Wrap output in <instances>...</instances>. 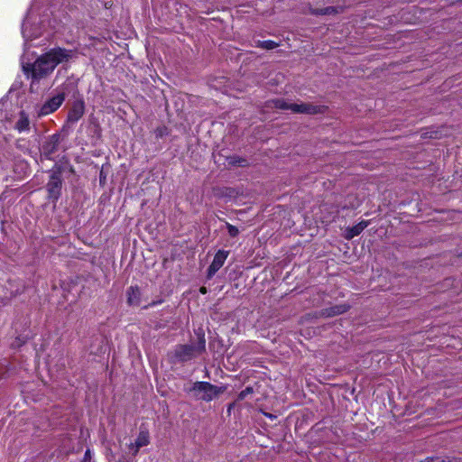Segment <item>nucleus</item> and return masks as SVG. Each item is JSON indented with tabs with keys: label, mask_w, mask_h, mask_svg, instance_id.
<instances>
[{
	"label": "nucleus",
	"mask_w": 462,
	"mask_h": 462,
	"mask_svg": "<svg viewBox=\"0 0 462 462\" xmlns=\"http://www.w3.org/2000/svg\"><path fill=\"white\" fill-rule=\"evenodd\" d=\"M273 107L282 109V110H291L294 113H302L314 115L318 113H321L322 109L320 106H313L311 104L307 103H289L282 98H277L270 101Z\"/></svg>",
	"instance_id": "obj_4"
},
{
	"label": "nucleus",
	"mask_w": 462,
	"mask_h": 462,
	"mask_svg": "<svg viewBox=\"0 0 462 462\" xmlns=\"http://www.w3.org/2000/svg\"><path fill=\"white\" fill-rule=\"evenodd\" d=\"M127 302L131 306H138L141 300V291L137 286H131L127 291Z\"/></svg>",
	"instance_id": "obj_12"
},
{
	"label": "nucleus",
	"mask_w": 462,
	"mask_h": 462,
	"mask_svg": "<svg viewBox=\"0 0 462 462\" xmlns=\"http://www.w3.org/2000/svg\"><path fill=\"white\" fill-rule=\"evenodd\" d=\"M278 43L273 42V41H271V40H267V41H259L258 43H257V47H260L262 49H264V50H273L276 47H278Z\"/></svg>",
	"instance_id": "obj_16"
},
{
	"label": "nucleus",
	"mask_w": 462,
	"mask_h": 462,
	"mask_svg": "<svg viewBox=\"0 0 462 462\" xmlns=\"http://www.w3.org/2000/svg\"><path fill=\"white\" fill-rule=\"evenodd\" d=\"M226 390L225 386H217L208 382H196L186 392L199 401L211 402Z\"/></svg>",
	"instance_id": "obj_3"
},
{
	"label": "nucleus",
	"mask_w": 462,
	"mask_h": 462,
	"mask_svg": "<svg viewBox=\"0 0 462 462\" xmlns=\"http://www.w3.org/2000/svg\"><path fill=\"white\" fill-rule=\"evenodd\" d=\"M206 349L204 336L199 337L197 344L180 345L175 348V357L181 362H187L203 353Z\"/></svg>",
	"instance_id": "obj_5"
},
{
	"label": "nucleus",
	"mask_w": 462,
	"mask_h": 462,
	"mask_svg": "<svg viewBox=\"0 0 462 462\" xmlns=\"http://www.w3.org/2000/svg\"><path fill=\"white\" fill-rule=\"evenodd\" d=\"M229 254V251L218 250L214 256L213 262L208 267V275L212 277L224 264Z\"/></svg>",
	"instance_id": "obj_9"
},
{
	"label": "nucleus",
	"mask_w": 462,
	"mask_h": 462,
	"mask_svg": "<svg viewBox=\"0 0 462 462\" xmlns=\"http://www.w3.org/2000/svg\"><path fill=\"white\" fill-rule=\"evenodd\" d=\"M74 51L63 48H53L41 55L32 64H23L24 73L31 79V88L49 77L60 64L69 61L74 56Z\"/></svg>",
	"instance_id": "obj_1"
},
{
	"label": "nucleus",
	"mask_w": 462,
	"mask_h": 462,
	"mask_svg": "<svg viewBox=\"0 0 462 462\" xmlns=\"http://www.w3.org/2000/svg\"><path fill=\"white\" fill-rule=\"evenodd\" d=\"M200 291H201L202 293H206V288L202 287V288L200 289Z\"/></svg>",
	"instance_id": "obj_22"
},
{
	"label": "nucleus",
	"mask_w": 462,
	"mask_h": 462,
	"mask_svg": "<svg viewBox=\"0 0 462 462\" xmlns=\"http://www.w3.org/2000/svg\"><path fill=\"white\" fill-rule=\"evenodd\" d=\"M50 14H52L49 8H45L42 12L37 2H34L29 10L23 24L22 34L24 39V45L28 48V42L38 37L42 33L46 24L55 28L50 20Z\"/></svg>",
	"instance_id": "obj_2"
},
{
	"label": "nucleus",
	"mask_w": 462,
	"mask_h": 462,
	"mask_svg": "<svg viewBox=\"0 0 462 462\" xmlns=\"http://www.w3.org/2000/svg\"><path fill=\"white\" fill-rule=\"evenodd\" d=\"M252 393H253L252 388L251 387H246L245 390H243L239 393L238 398H239V400H244L247 396V394Z\"/></svg>",
	"instance_id": "obj_18"
},
{
	"label": "nucleus",
	"mask_w": 462,
	"mask_h": 462,
	"mask_svg": "<svg viewBox=\"0 0 462 462\" xmlns=\"http://www.w3.org/2000/svg\"><path fill=\"white\" fill-rule=\"evenodd\" d=\"M337 13V9L334 6H328L321 9H315L313 11L314 14L317 15H328Z\"/></svg>",
	"instance_id": "obj_15"
},
{
	"label": "nucleus",
	"mask_w": 462,
	"mask_h": 462,
	"mask_svg": "<svg viewBox=\"0 0 462 462\" xmlns=\"http://www.w3.org/2000/svg\"><path fill=\"white\" fill-rule=\"evenodd\" d=\"M367 225H368V223L366 221H362V222L356 224V226L348 228L346 231V238L351 239V238L358 236L367 226Z\"/></svg>",
	"instance_id": "obj_14"
},
{
	"label": "nucleus",
	"mask_w": 462,
	"mask_h": 462,
	"mask_svg": "<svg viewBox=\"0 0 462 462\" xmlns=\"http://www.w3.org/2000/svg\"><path fill=\"white\" fill-rule=\"evenodd\" d=\"M149 443V432L147 430H141L135 441L129 445V449L132 451V454L135 456L141 448L147 446Z\"/></svg>",
	"instance_id": "obj_10"
},
{
	"label": "nucleus",
	"mask_w": 462,
	"mask_h": 462,
	"mask_svg": "<svg viewBox=\"0 0 462 462\" xmlns=\"http://www.w3.org/2000/svg\"><path fill=\"white\" fill-rule=\"evenodd\" d=\"M85 113V103L82 99H79L73 102L72 106L70 107L67 121L70 124L77 123Z\"/></svg>",
	"instance_id": "obj_8"
},
{
	"label": "nucleus",
	"mask_w": 462,
	"mask_h": 462,
	"mask_svg": "<svg viewBox=\"0 0 462 462\" xmlns=\"http://www.w3.org/2000/svg\"><path fill=\"white\" fill-rule=\"evenodd\" d=\"M60 144V136L58 134H52L42 145V152L45 157L48 159L58 150Z\"/></svg>",
	"instance_id": "obj_11"
},
{
	"label": "nucleus",
	"mask_w": 462,
	"mask_h": 462,
	"mask_svg": "<svg viewBox=\"0 0 462 462\" xmlns=\"http://www.w3.org/2000/svg\"><path fill=\"white\" fill-rule=\"evenodd\" d=\"M346 311V309L341 307V306H337L335 308H333L332 310V314L333 315H337V314H340V313H343Z\"/></svg>",
	"instance_id": "obj_20"
},
{
	"label": "nucleus",
	"mask_w": 462,
	"mask_h": 462,
	"mask_svg": "<svg viewBox=\"0 0 462 462\" xmlns=\"http://www.w3.org/2000/svg\"><path fill=\"white\" fill-rule=\"evenodd\" d=\"M226 227L227 229L228 235L231 237H236V236H238L239 230H238V228L236 226L229 224L228 222H226Z\"/></svg>",
	"instance_id": "obj_17"
},
{
	"label": "nucleus",
	"mask_w": 462,
	"mask_h": 462,
	"mask_svg": "<svg viewBox=\"0 0 462 462\" xmlns=\"http://www.w3.org/2000/svg\"><path fill=\"white\" fill-rule=\"evenodd\" d=\"M61 189V179L60 174L53 172L51 175L50 180L47 183V190L49 193L50 199L53 200H57L60 197Z\"/></svg>",
	"instance_id": "obj_7"
},
{
	"label": "nucleus",
	"mask_w": 462,
	"mask_h": 462,
	"mask_svg": "<svg viewBox=\"0 0 462 462\" xmlns=\"http://www.w3.org/2000/svg\"><path fill=\"white\" fill-rule=\"evenodd\" d=\"M14 128L19 132H28L30 130V120L27 114L23 111H22L19 114V118L17 122L15 123Z\"/></svg>",
	"instance_id": "obj_13"
},
{
	"label": "nucleus",
	"mask_w": 462,
	"mask_h": 462,
	"mask_svg": "<svg viewBox=\"0 0 462 462\" xmlns=\"http://www.w3.org/2000/svg\"><path fill=\"white\" fill-rule=\"evenodd\" d=\"M89 456H90V450H89V449H88V450L86 451V453H85V457H89Z\"/></svg>",
	"instance_id": "obj_21"
},
{
	"label": "nucleus",
	"mask_w": 462,
	"mask_h": 462,
	"mask_svg": "<svg viewBox=\"0 0 462 462\" xmlns=\"http://www.w3.org/2000/svg\"><path fill=\"white\" fill-rule=\"evenodd\" d=\"M65 93L63 91L58 92L55 95L49 97L39 108L38 116H45L52 114L58 110L65 100Z\"/></svg>",
	"instance_id": "obj_6"
},
{
	"label": "nucleus",
	"mask_w": 462,
	"mask_h": 462,
	"mask_svg": "<svg viewBox=\"0 0 462 462\" xmlns=\"http://www.w3.org/2000/svg\"><path fill=\"white\" fill-rule=\"evenodd\" d=\"M9 285H10V290H11V295L15 296L17 294L22 293L23 291L20 290L19 288H17V289L13 288V282H9Z\"/></svg>",
	"instance_id": "obj_19"
}]
</instances>
